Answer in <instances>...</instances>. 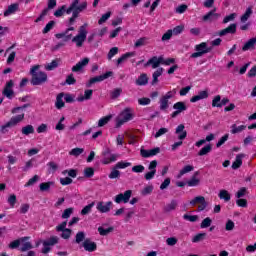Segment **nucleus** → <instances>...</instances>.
Returning <instances> with one entry per match:
<instances>
[{
    "instance_id": "f257e3e1",
    "label": "nucleus",
    "mask_w": 256,
    "mask_h": 256,
    "mask_svg": "<svg viewBox=\"0 0 256 256\" xmlns=\"http://www.w3.org/2000/svg\"><path fill=\"white\" fill-rule=\"evenodd\" d=\"M87 27H89V24L84 23L82 26L78 28V34L73 37V34L70 33L68 29L64 31L66 33L64 41H71L72 43H75L76 47L81 48L83 47V44L85 41H87V34L89 31L87 30Z\"/></svg>"
},
{
    "instance_id": "f03ea898",
    "label": "nucleus",
    "mask_w": 256,
    "mask_h": 256,
    "mask_svg": "<svg viewBox=\"0 0 256 256\" xmlns=\"http://www.w3.org/2000/svg\"><path fill=\"white\" fill-rule=\"evenodd\" d=\"M85 9H87V2L79 4V0H73L69 8L66 10L67 15H71L72 13V17L69 19V25H73V23H75V19L79 17V13H82Z\"/></svg>"
},
{
    "instance_id": "7ed1b4c3",
    "label": "nucleus",
    "mask_w": 256,
    "mask_h": 256,
    "mask_svg": "<svg viewBox=\"0 0 256 256\" xmlns=\"http://www.w3.org/2000/svg\"><path fill=\"white\" fill-rule=\"evenodd\" d=\"M40 67V65H35L30 70L32 75L31 83L33 85H43V83H47V73L39 71Z\"/></svg>"
},
{
    "instance_id": "20e7f679",
    "label": "nucleus",
    "mask_w": 256,
    "mask_h": 256,
    "mask_svg": "<svg viewBox=\"0 0 256 256\" xmlns=\"http://www.w3.org/2000/svg\"><path fill=\"white\" fill-rule=\"evenodd\" d=\"M133 117H134V114H133L132 108H125L116 118V127L117 128L121 127V125H124V123L131 121Z\"/></svg>"
},
{
    "instance_id": "39448f33",
    "label": "nucleus",
    "mask_w": 256,
    "mask_h": 256,
    "mask_svg": "<svg viewBox=\"0 0 256 256\" xmlns=\"http://www.w3.org/2000/svg\"><path fill=\"white\" fill-rule=\"evenodd\" d=\"M25 119V113L19 114L17 116H13L5 125L1 126V133L5 134L9 132V128L15 127L16 125H19L21 121Z\"/></svg>"
},
{
    "instance_id": "423d86ee",
    "label": "nucleus",
    "mask_w": 256,
    "mask_h": 256,
    "mask_svg": "<svg viewBox=\"0 0 256 256\" xmlns=\"http://www.w3.org/2000/svg\"><path fill=\"white\" fill-rule=\"evenodd\" d=\"M212 50V47H207V42H202L195 46L196 52L192 53L190 57L192 59H197L198 57H203L206 53H211Z\"/></svg>"
},
{
    "instance_id": "0eeeda50",
    "label": "nucleus",
    "mask_w": 256,
    "mask_h": 256,
    "mask_svg": "<svg viewBox=\"0 0 256 256\" xmlns=\"http://www.w3.org/2000/svg\"><path fill=\"white\" fill-rule=\"evenodd\" d=\"M190 205H192V207H195V205H199L198 211H205V209H207L208 204L207 201H205L204 196H196L194 199L190 201Z\"/></svg>"
},
{
    "instance_id": "6e6552de",
    "label": "nucleus",
    "mask_w": 256,
    "mask_h": 256,
    "mask_svg": "<svg viewBox=\"0 0 256 256\" xmlns=\"http://www.w3.org/2000/svg\"><path fill=\"white\" fill-rule=\"evenodd\" d=\"M131 195H133V191L127 190L124 193H120L115 196L114 201L115 203H129V199H131Z\"/></svg>"
},
{
    "instance_id": "1a4fd4ad",
    "label": "nucleus",
    "mask_w": 256,
    "mask_h": 256,
    "mask_svg": "<svg viewBox=\"0 0 256 256\" xmlns=\"http://www.w3.org/2000/svg\"><path fill=\"white\" fill-rule=\"evenodd\" d=\"M112 207H113V202L111 201H108V202L99 201L96 204V209L97 211H99V213H109Z\"/></svg>"
},
{
    "instance_id": "9d476101",
    "label": "nucleus",
    "mask_w": 256,
    "mask_h": 256,
    "mask_svg": "<svg viewBox=\"0 0 256 256\" xmlns=\"http://www.w3.org/2000/svg\"><path fill=\"white\" fill-rule=\"evenodd\" d=\"M148 169H149V172H147L144 175V178L146 179V181H151V179L155 177V173H157V160L151 161L148 166Z\"/></svg>"
},
{
    "instance_id": "9b49d317",
    "label": "nucleus",
    "mask_w": 256,
    "mask_h": 256,
    "mask_svg": "<svg viewBox=\"0 0 256 256\" xmlns=\"http://www.w3.org/2000/svg\"><path fill=\"white\" fill-rule=\"evenodd\" d=\"M13 80H10L6 83L2 95L7 97V99H13L15 97V92L13 91Z\"/></svg>"
},
{
    "instance_id": "f8f14e48",
    "label": "nucleus",
    "mask_w": 256,
    "mask_h": 256,
    "mask_svg": "<svg viewBox=\"0 0 256 256\" xmlns=\"http://www.w3.org/2000/svg\"><path fill=\"white\" fill-rule=\"evenodd\" d=\"M103 159L102 163L103 165H109V163L115 162L117 159H119V154H111L109 150L103 152Z\"/></svg>"
},
{
    "instance_id": "ddd939ff",
    "label": "nucleus",
    "mask_w": 256,
    "mask_h": 256,
    "mask_svg": "<svg viewBox=\"0 0 256 256\" xmlns=\"http://www.w3.org/2000/svg\"><path fill=\"white\" fill-rule=\"evenodd\" d=\"M149 65L152 66V69H157L159 65H163V56H160V57L153 56L146 62L144 67H149Z\"/></svg>"
},
{
    "instance_id": "4468645a",
    "label": "nucleus",
    "mask_w": 256,
    "mask_h": 256,
    "mask_svg": "<svg viewBox=\"0 0 256 256\" xmlns=\"http://www.w3.org/2000/svg\"><path fill=\"white\" fill-rule=\"evenodd\" d=\"M113 75V72H106L103 75L93 77L89 80V83L86 84V87H91L94 83H99L101 81H105V79H109Z\"/></svg>"
},
{
    "instance_id": "2eb2a0df",
    "label": "nucleus",
    "mask_w": 256,
    "mask_h": 256,
    "mask_svg": "<svg viewBox=\"0 0 256 256\" xmlns=\"http://www.w3.org/2000/svg\"><path fill=\"white\" fill-rule=\"evenodd\" d=\"M237 33V24H230L227 28L221 30L218 32V35L220 37H225V35H233Z\"/></svg>"
},
{
    "instance_id": "dca6fc26",
    "label": "nucleus",
    "mask_w": 256,
    "mask_h": 256,
    "mask_svg": "<svg viewBox=\"0 0 256 256\" xmlns=\"http://www.w3.org/2000/svg\"><path fill=\"white\" fill-rule=\"evenodd\" d=\"M161 151L160 148H154L151 150H145V149H141L140 150V155L142 157H144L145 159L149 158V157H155V155L159 154Z\"/></svg>"
},
{
    "instance_id": "f3484780",
    "label": "nucleus",
    "mask_w": 256,
    "mask_h": 256,
    "mask_svg": "<svg viewBox=\"0 0 256 256\" xmlns=\"http://www.w3.org/2000/svg\"><path fill=\"white\" fill-rule=\"evenodd\" d=\"M83 247L85 251H88L89 253H93V251H97V243L91 241V239L84 240Z\"/></svg>"
},
{
    "instance_id": "a211bd4d",
    "label": "nucleus",
    "mask_w": 256,
    "mask_h": 256,
    "mask_svg": "<svg viewBox=\"0 0 256 256\" xmlns=\"http://www.w3.org/2000/svg\"><path fill=\"white\" fill-rule=\"evenodd\" d=\"M215 11H217L216 8H214L213 10L208 12L206 15L203 16L202 20L205 21V22H207V21H217L219 19V17H221V15H219L218 13H215Z\"/></svg>"
},
{
    "instance_id": "6ab92c4d",
    "label": "nucleus",
    "mask_w": 256,
    "mask_h": 256,
    "mask_svg": "<svg viewBox=\"0 0 256 256\" xmlns=\"http://www.w3.org/2000/svg\"><path fill=\"white\" fill-rule=\"evenodd\" d=\"M87 65H89V58H84L72 67V71L73 73H79V71H81L84 67H87Z\"/></svg>"
},
{
    "instance_id": "aec40b11",
    "label": "nucleus",
    "mask_w": 256,
    "mask_h": 256,
    "mask_svg": "<svg viewBox=\"0 0 256 256\" xmlns=\"http://www.w3.org/2000/svg\"><path fill=\"white\" fill-rule=\"evenodd\" d=\"M176 135H178V139L180 141H183L184 139H187V131H185V125L180 124L176 128Z\"/></svg>"
},
{
    "instance_id": "412c9836",
    "label": "nucleus",
    "mask_w": 256,
    "mask_h": 256,
    "mask_svg": "<svg viewBox=\"0 0 256 256\" xmlns=\"http://www.w3.org/2000/svg\"><path fill=\"white\" fill-rule=\"evenodd\" d=\"M255 47H256V37L249 39L242 47V51H253Z\"/></svg>"
},
{
    "instance_id": "4be33fe9",
    "label": "nucleus",
    "mask_w": 256,
    "mask_h": 256,
    "mask_svg": "<svg viewBox=\"0 0 256 256\" xmlns=\"http://www.w3.org/2000/svg\"><path fill=\"white\" fill-rule=\"evenodd\" d=\"M17 11H19V4H11L8 6L7 10L4 11V17H9V15H13V13H17Z\"/></svg>"
},
{
    "instance_id": "5701e85b",
    "label": "nucleus",
    "mask_w": 256,
    "mask_h": 256,
    "mask_svg": "<svg viewBox=\"0 0 256 256\" xmlns=\"http://www.w3.org/2000/svg\"><path fill=\"white\" fill-rule=\"evenodd\" d=\"M197 177H199V171L194 172L191 179L187 182L188 187H197L201 183V180Z\"/></svg>"
},
{
    "instance_id": "b1692460",
    "label": "nucleus",
    "mask_w": 256,
    "mask_h": 256,
    "mask_svg": "<svg viewBox=\"0 0 256 256\" xmlns=\"http://www.w3.org/2000/svg\"><path fill=\"white\" fill-rule=\"evenodd\" d=\"M59 63H61V59L56 58L52 62L45 65L46 71H53L54 69H57L59 67Z\"/></svg>"
},
{
    "instance_id": "393cba45",
    "label": "nucleus",
    "mask_w": 256,
    "mask_h": 256,
    "mask_svg": "<svg viewBox=\"0 0 256 256\" xmlns=\"http://www.w3.org/2000/svg\"><path fill=\"white\" fill-rule=\"evenodd\" d=\"M65 97V93H59L56 97L55 107L56 109H63L65 107V102H63V98Z\"/></svg>"
},
{
    "instance_id": "a878e982",
    "label": "nucleus",
    "mask_w": 256,
    "mask_h": 256,
    "mask_svg": "<svg viewBox=\"0 0 256 256\" xmlns=\"http://www.w3.org/2000/svg\"><path fill=\"white\" fill-rule=\"evenodd\" d=\"M91 97H93V90H85L84 95L79 96L77 98V101L79 103H83V101H89V99H91Z\"/></svg>"
},
{
    "instance_id": "bb28decb",
    "label": "nucleus",
    "mask_w": 256,
    "mask_h": 256,
    "mask_svg": "<svg viewBox=\"0 0 256 256\" xmlns=\"http://www.w3.org/2000/svg\"><path fill=\"white\" fill-rule=\"evenodd\" d=\"M177 200H171L166 206H164L165 213H171V211H175L177 209Z\"/></svg>"
},
{
    "instance_id": "cd10ccee",
    "label": "nucleus",
    "mask_w": 256,
    "mask_h": 256,
    "mask_svg": "<svg viewBox=\"0 0 256 256\" xmlns=\"http://www.w3.org/2000/svg\"><path fill=\"white\" fill-rule=\"evenodd\" d=\"M243 157H245L244 154H238L236 156V159L232 164V169H239V167H241V165H243Z\"/></svg>"
},
{
    "instance_id": "c85d7f7f",
    "label": "nucleus",
    "mask_w": 256,
    "mask_h": 256,
    "mask_svg": "<svg viewBox=\"0 0 256 256\" xmlns=\"http://www.w3.org/2000/svg\"><path fill=\"white\" fill-rule=\"evenodd\" d=\"M21 133L26 136L33 135V133H35V127H33V125H26L22 127Z\"/></svg>"
},
{
    "instance_id": "c756f323",
    "label": "nucleus",
    "mask_w": 256,
    "mask_h": 256,
    "mask_svg": "<svg viewBox=\"0 0 256 256\" xmlns=\"http://www.w3.org/2000/svg\"><path fill=\"white\" fill-rule=\"evenodd\" d=\"M195 169V167H193V165H186L183 167V169H181L178 173V179H181L183 175L187 174V173H191V171H193Z\"/></svg>"
},
{
    "instance_id": "7c9ffc66",
    "label": "nucleus",
    "mask_w": 256,
    "mask_h": 256,
    "mask_svg": "<svg viewBox=\"0 0 256 256\" xmlns=\"http://www.w3.org/2000/svg\"><path fill=\"white\" fill-rule=\"evenodd\" d=\"M211 151H213V146L211 144H207L198 152V156L203 157L205 155H209Z\"/></svg>"
},
{
    "instance_id": "2f4dec72",
    "label": "nucleus",
    "mask_w": 256,
    "mask_h": 256,
    "mask_svg": "<svg viewBox=\"0 0 256 256\" xmlns=\"http://www.w3.org/2000/svg\"><path fill=\"white\" fill-rule=\"evenodd\" d=\"M163 75V68H158L152 75V85H157L159 83V77Z\"/></svg>"
},
{
    "instance_id": "473e14b6",
    "label": "nucleus",
    "mask_w": 256,
    "mask_h": 256,
    "mask_svg": "<svg viewBox=\"0 0 256 256\" xmlns=\"http://www.w3.org/2000/svg\"><path fill=\"white\" fill-rule=\"evenodd\" d=\"M147 83H149V77H147V74H141L136 80V85L138 86L147 85Z\"/></svg>"
},
{
    "instance_id": "72a5a7b5",
    "label": "nucleus",
    "mask_w": 256,
    "mask_h": 256,
    "mask_svg": "<svg viewBox=\"0 0 256 256\" xmlns=\"http://www.w3.org/2000/svg\"><path fill=\"white\" fill-rule=\"evenodd\" d=\"M27 239H29V237H23L21 239L14 240L9 244V248L17 249V247H19V245H21V243H25V241H27Z\"/></svg>"
},
{
    "instance_id": "f704fd0d",
    "label": "nucleus",
    "mask_w": 256,
    "mask_h": 256,
    "mask_svg": "<svg viewBox=\"0 0 256 256\" xmlns=\"http://www.w3.org/2000/svg\"><path fill=\"white\" fill-rule=\"evenodd\" d=\"M213 139H215V135L214 134H210V135L206 136V139H201V140L197 141L195 143V146L196 147H201L202 145H205L206 142L213 141Z\"/></svg>"
},
{
    "instance_id": "c9c22d12",
    "label": "nucleus",
    "mask_w": 256,
    "mask_h": 256,
    "mask_svg": "<svg viewBox=\"0 0 256 256\" xmlns=\"http://www.w3.org/2000/svg\"><path fill=\"white\" fill-rule=\"evenodd\" d=\"M245 129H247V126L245 125L237 126V124H233L231 126V133L235 135L237 133H241V131H245Z\"/></svg>"
},
{
    "instance_id": "e433bc0d",
    "label": "nucleus",
    "mask_w": 256,
    "mask_h": 256,
    "mask_svg": "<svg viewBox=\"0 0 256 256\" xmlns=\"http://www.w3.org/2000/svg\"><path fill=\"white\" fill-rule=\"evenodd\" d=\"M173 109L177 110L178 113H183V111H187V106L185 102H177L174 104Z\"/></svg>"
},
{
    "instance_id": "4c0bfd02",
    "label": "nucleus",
    "mask_w": 256,
    "mask_h": 256,
    "mask_svg": "<svg viewBox=\"0 0 256 256\" xmlns=\"http://www.w3.org/2000/svg\"><path fill=\"white\" fill-rule=\"evenodd\" d=\"M218 197L226 202L231 201V194L227 190H220Z\"/></svg>"
},
{
    "instance_id": "58836bf2",
    "label": "nucleus",
    "mask_w": 256,
    "mask_h": 256,
    "mask_svg": "<svg viewBox=\"0 0 256 256\" xmlns=\"http://www.w3.org/2000/svg\"><path fill=\"white\" fill-rule=\"evenodd\" d=\"M167 109H169V100H167V98H164V96H162L160 98V111H167Z\"/></svg>"
},
{
    "instance_id": "ea45409f",
    "label": "nucleus",
    "mask_w": 256,
    "mask_h": 256,
    "mask_svg": "<svg viewBox=\"0 0 256 256\" xmlns=\"http://www.w3.org/2000/svg\"><path fill=\"white\" fill-rule=\"evenodd\" d=\"M98 233L102 236L105 237L109 235V233H113V227H109L107 229L103 228V226L98 227Z\"/></svg>"
},
{
    "instance_id": "a19ab883",
    "label": "nucleus",
    "mask_w": 256,
    "mask_h": 256,
    "mask_svg": "<svg viewBox=\"0 0 256 256\" xmlns=\"http://www.w3.org/2000/svg\"><path fill=\"white\" fill-rule=\"evenodd\" d=\"M135 55L133 52H128L126 54H123L120 58L117 60V66L121 65V63H125L129 57H133Z\"/></svg>"
},
{
    "instance_id": "79ce46f5",
    "label": "nucleus",
    "mask_w": 256,
    "mask_h": 256,
    "mask_svg": "<svg viewBox=\"0 0 256 256\" xmlns=\"http://www.w3.org/2000/svg\"><path fill=\"white\" fill-rule=\"evenodd\" d=\"M147 41H149V38H147V37L139 38L135 42L134 47H136V48L143 47V46L147 45Z\"/></svg>"
},
{
    "instance_id": "37998d69",
    "label": "nucleus",
    "mask_w": 256,
    "mask_h": 256,
    "mask_svg": "<svg viewBox=\"0 0 256 256\" xmlns=\"http://www.w3.org/2000/svg\"><path fill=\"white\" fill-rule=\"evenodd\" d=\"M53 185H55L54 182H43L39 185V189L40 191H49Z\"/></svg>"
},
{
    "instance_id": "c03bdc74",
    "label": "nucleus",
    "mask_w": 256,
    "mask_h": 256,
    "mask_svg": "<svg viewBox=\"0 0 256 256\" xmlns=\"http://www.w3.org/2000/svg\"><path fill=\"white\" fill-rule=\"evenodd\" d=\"M207 237V233H199L192 238V243H199Z\"/></svg>"
},
{
    "instance_id": "a18cd8bd",
    "label": "nucleus",
    "mask_w": 256,
    "mask_h": 256,
    "mask_svg": "<svg viewBox=\"0 0 256 256\" xmlns=\"http://www.w3.org/2000/svg\"><path fill=\"white\" fill-rule=\"evenodd\" d=\"M183 219H185V221H190V223H195L196 221H199V216L184 214Z\"/></svg>"
},
{
    "instance_id": "49530a36",
    "label": "nucleus",
    "mask_w": 256,
    "mask_h": 256,
    "mask_svg": "<svg viewBox=\"0 0 256 256\" xmlns=\"http://www.w3.org/2000/svg\"><path fill=\"white\" fill-rule=\"evenodd\" d=\"M111 118H112L111 115L101 118L98 121V127H105V125H107V123H109V121H111Z\"/></svg>"
},
{
    "instance_id": "de8ad7c7",
    "label": "nucleus",
    "mask_w": 256,
    "mask_h": 256,
    "mask_svg": "<svg viewBox=\"0 0 256 256\" xmlns=\"http://www.w3.org/2000/svg\"><path fill=\"white\" fill-rule=\"evenodd\" d=\"M121 93H123V89L115 88L110 92V97L111 99H117L121 95Z\"/></svg>"
},
{
    "instance_id": "09e8293b",
    "label": "nucleus",
    "mask_w": 256,
    "mask_h": 256,
    "mask_svg": "<svg viewBox=\"0 0 256 256\" xmlns=\"http://www.w3.org/2000/svg\"><path fill=\"white\" fill-rule=\"evenodd\" d=\"M93 207H95V202H91L90 204H88L87 206H85V207L81 210V215H89V212L91 211V209H93Z\"/></svg>"
},
{
    "instance_id": "8fccbe9b",
    "label": "nucleus",
    "mask_w": 256,
    "mask_h": 256,
    "mask_svg": "<svg viewBox=\"0 0 256 256\" xmlns=\"http://www.w3.org/2000/svg\"><path fill=\"white\" fill-rule=\"evenodd\" d=\"M84 151L85 149L83 148H74L69 152V155H72V157H79Z\"/></svg>"
},
{
    "instance_id": "3c124183",
    "label": "nucleus",
    "mask_w": 256,
    "mask_h": 256,
    "mask_svg": "<svg viewBox=\"0 0 256 256\" xmlns=\"http://www.w3.org/2000/svg\"><path fill=\"white\" fill-rule=\"evenodd\" d=\"M251 15H253V10L251 8H247L246 12L241 17V22L245 23Z\"/></svg>"
},
{
    "instance_id": "603ef678",
    "label": "nucleus",
    "mask_w": 256,
    "mask_h": 256,
    "mask_svg": "<svg viewBox=\"0 0 256 256\" xmlns=\"http://www.w3.org/2000/svg\"><path fill=\"white\" fill-rule=\"evenodd\" d=\"M211 223H213V220L207 217L201 222L200 227L201 229H207V227H211Z\"/></svg>"
},
{
    "instance_id": "864d4df0",
    "label": "nucleus",
    "mask_w": 256,
    "mask_h": 256,
    "mask_svg": "<svg viewBox=\"0 0 256 256\" xmlns=\"http://www.w3.org/2000/svg\"><path fill=\"white\" fill-rule=\"evenodd\" d=\"M67 13V6L63 5L61 8L57 9L55 12H54V16L55 17H63V14L64 13Z\"/></svg>"
},
{
    "instance_id": "5fc2aeb1",
    "label": "nucleus",
    "mask_w": 256,
    "mask_h": 256,
    "mask_svg": "<svg viewBox=\"0 0 256 256\" xmlns=\"http://www.w3.org/2000/svg\"><path fill=\"white\" fill-rule=\"evenodd\" d=\"M127 167H131V162L120 161L115 165V169H127Z\"/></svg>"
},
{
    "instance_id": "6e6d98bb",
    "label": "nucleus",
    "mask_w": 256,
    "mask_h": 256,
    "mask_svg": "<svg viewBox=\"0 0 256 256\" xmlns=\"http://www.w3.org/2000/svg\"><path fill=\"white\" fill-rule=\"evenodd\" d=\"M31 249H33V245L31 244V242H24L22 244V247L20 248V251L22 253H25V251H31Z\"/></svg>"
},
{
    "instance_id": "4d7b16f0",
    "label": "nucleus",
    "mask_w": 256,
    "mask_h": 256,
    "mask_svg": "<svg viewBox=\"0 0 256 256\" xmlns=\"http://www.w3.org/2000/svg\"><path fill=\"white\" fill-rule=\"evenodd\" d=\"M39 181V175H34L32 178L28 180V182L25 184V187H31L32 185H35Z\"/></svg>"
},
{
    "instance_id": "13d9d810",
    "label": "nucleus",
    "mask_w": 256,
    "mask_h": 256,
    "mask_svg": "<svg viewBox=\"0 0 256 256\" xmlns=\"http://www.w3.org/2000/svg\"><path fill=\"white\" fill-rule=\"evenodd\" d=\"M95 175V169L88 167L84 169V176L87 177L88 179L93 177Z\"/></svg>"
},
{
    "instance_id": "bf43d9fd",
    "label": "nucleus",
    "mask_w": 256,
    "mask_h": 256,
    "mask_svg": "<svg viewBox=\"0 0 256 256\" xmlns=\"http://www.w3.org/2000/svg\"><path fill=\"white\" fill-rule=\"evenodd\" d=\"M121 172L119 170H117V168H115L110 172L109 174V179H117L118 177H120Z\"/></svg>"
},
{
    "instance_id": "052dcab7",
    "label": "nucleus",
    "mask_w": 256,
    "mask_h": 256,
    "mask_svg": "<svg viewBox=\"0 0 256 256\" xmlns=\"http://www.w3.org/2000/svg\"><path fill=\"white\" fill-rule=\"evenodd\" d=\"M118 53H119V48L117 47L111 48L110 51L108 52L109 61H111V59H113V57H115V55H117Z\"/></svg>"
},
{
    "instance_id": "680f3d73",
    "label": "nucleus",
    "mask_w": 256,
    "mask_h": 256,
    "mask_svg": "<svg viewBox=\"0 0 256 256\" xmlns=\"http://www.w3.org/2000/svg\"><path fill=\"white\" fill-rule=\"evenodd\" d=\"M247 195V188L246 187H242L238 190V192L236 193V197L237 199H241V197H245Z\"/></svg>"
},
{
    "instance_id": "e2e57ef3",
    "label": "nucleus",
    "mask_w": 256,
    "mask_h": 256,
    "mask_svg": "<svg viewBox=\"0 0 256 256\" xmlns=\"http://www.w3.org/2000/svg\"><path fill=\"white\" fill-rule=\"evenodd\" d=\"M73 215V208L65 209L62 213V219H69Z\"/></svg>"
},
{
    "instance_id": "0e129e2a",
    "label": "nucleus",
    "mask_w": 256,
    "mask_h": 256,
    "mask_svg": "<svg viewBox=\"0 0 256 256\" xmlns=\"http://www.w3.org/2000/svg\"><path fill=\"white\" fill-rule=\"evenodd\" d=\"M58 241H59V238L51 237L48 241H44L43 245H50V246L57 245Z\"/></svg>"
},
{
    "instance_id": "69168bd1",
    "label": "nucleus",
    "mask_w": 256,
    "mask_h": 256,
    "mask_svg": "<svg viewBox=\"0 0 256 256\" xmlns=\"http://www.w3.org/2000/svg\"><path fill=\"white\" fill-rule=\"evenodd\" d=\"M76 243H83V241H85V232H78L77 234H76Z\"/></svg>"
},
{
    "instance_id": "338daca9",
    "label": "nucleus",
    "mask_w": 256,
    "mask_h": 256,
    "mask_svg": "<svg viewBox=\"0 0 256 256\" xmlns=\"http://www.w3.org/2000/svg\"><path fill=\"white\" fill-rule=\"evenodd\" d=\"M53 27H55V21H50L47 23V25L45 26V28L43 29V33H49V31H51V29H53Z\"/></svg>"
},
{
    "instance_id": "774afa93",
    "label": "nucleus",
    "mask_w": 256,
    "mask_h": 256,
    "mask_svg": "<svg viewBox=\"0 0 256 256\" xmlns=\"http://www.w3.org/2000/svg\"><path fill=\"white\" fill-rule=\"evenodd\" d=\"M212 107H221V96L217 95L212 100Z\"/></svg>"
}]
</instances>
